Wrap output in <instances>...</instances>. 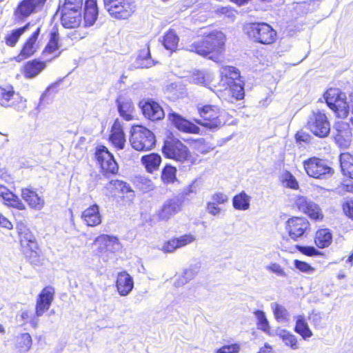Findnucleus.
Returning <instances> with one entry per match:
<instances>
[{
	"instance_id": "16",
	"label": "nucleus",
	"mask_w": 353,
	"mask_h": 353,
	"mask_svg": "<svg viewBox=\"0 0 353 353\" xmlns=\"http://www.w3.org/2000/svg\"><path fill=\"white\" fill-rule=\"evenodd\" d=\"M285 229L290 239L296 241L307 236L311 231V223L304 216H292L285 221Z\"/></svg>"
},
{
	"instance_id": "15",
	"label": "nucleus",
	"mask_w": 353,
	"mask_h": 353,
	"mask_svg": "<svg viewBox=\"0 0 353 353\" xmlns=\"http://www.w3.org/2000/svg\"><path fill=\"white\" fill-rule=\"evenodd\" d=\"M27 100L16 92L11 84L0 85V105L4 108H12L17 111L26 108Z\"/></svg>"
},
{
	"instance_id": "10",
	"label": "nucleus",
	"mask_w": 353,
	"mask_h": 353,
	"mask_svg": "<svg viewBox=\"0 0 353 353\" xmlns=\"http://www.w3.org/2000/svg\"><path fill=\"white\" fill-rule=\"evenodd\" d=\"M132 148L139 152H146L154 148L156 137L154 134L146 127L134 125L131 130L130 139Z\"/></svg>"
},
{
	"instance_id": "18",
	"label": "nucleus",
	"mask_w": 353,
	"mask_h": 353,
	"mask_svg": "<svg viewBox=\"0 0 353 353\" xmlns=\"http://www.w3.org/2000/svg\"><path fill=\"white\" fill-rule=\"evenodd\" d=\"M139 107L143 117L151 121H158L163 119L165 112L161 105L151 98L143 99L139 103Z\"/></svg>"
},
{
	"instance_id": "23",
	"label": "nucleus",
	"mask_w": 353,
	"mask_h": 353,
	"mask_svg": "<svg viewBox=\"0 0 353 353\" xmlns=\"http://www.w3.org/2000/svg\"><path fill=\"white\" fill-rule=\"evenodd\" d=\"M54 289L52 286L44 287L37 296L35 305V315L42 316L50 308L54 296Z\"/></svg>"
},
{
	"instance_id": "1",
	"label": "nucleus",
	"mask_w": 353,
	"mask_h": 353,
	"mask_svg": "<svg viewBox=\"0 0 353 353\" xmlns=\"http://www.w3.org/2000/svg\"><path fill=\"white\" fill-rule=\"evenodd\" d=\"M194 150L191 151L181 139L172 133L168 134L163 141L161 152L167 159H171L188 165H196L201 162L199 154H204L213 149L203 138L193 140Z\"/></svg>"
},
{
	"instance_id": "61",
	"label": "nucleus",
	"mask_w": 353,
	"mask_h": 353,
	"mask_svg": "<svg viewBox=\"0 0 353 353\" xmlns=\"http://www.w3.org/2000/svg\"><path fill=\"white\" fill-rule=\"evenodd\" d=\"M309 319L312 321L314 327H316L321 326V316L320 314L312 312L310 314Z\"/></svg>"
},
{
	"instance_id": "45",
	"label": "nucleus",
	"mask_w": 353,
	"mask_h": 353,
	"mask_svg": "<svg viewBox=\"0 0 353 353\" xmlns=\"http://www.w3.org/2000/svg\"><path fill=\"white\" fill-rule=\"evenodd\" d=\"M255 314L257 319V328L266 333H270V327L265 312L262 310H257L255 312Z\"/></svg>"
},
{
	"instance_id": "22",
	"label": "nucleus",
	"mask_w": 353,
	"mask_h": 353,
	"mask_svg": "<svg viewBox=\"0 0 353 353\" xmlns=\"http://www.w3.org/2000/svg\"><path fill=\"white\" fill-rule=\"evenodd\" d=\"M168 119L170 122L181 132L193 134L200 133L201 130L197 125L176 112H172L168 113Z\"/></svg>"
},
{
	"instance_id": "17",
	"label": "nucleus",
	"mask_w": 353,
	"mask_h": 353,
	"mask_svg": "<svg viewBox=\"0 0 353 353\" xmlns=\"http://www.w3.org/2000/svg\"><path fill=\"white\" fill-rule=\"evenodd\" d=\"M307 125L310 132L319 138H325L330 132V123L322 110L313 112L310 117Z\"/></svg>"
},
{
	"instance_id": "7",
	"label": "nucleus",
	"mask_w": 353,
	"mask_h": 353,
	"mask_svg": "<svg viewBox=\"0 0 353 353\" xmlns=\"http://www.w3.org/2000/svg\"><path fill=\"white\" fill-rule=\"evenodd\" d=\"M197 112L200 120L196 121L203 127L208 129H216L224 124L223 111L217 105H198Z\"/></svg>"
},
{
	"instance_id": "4",
	"label": "nucleus",
	"mask_w": 353,
	"mask_h": 353,
	"mask_svg": "<svg viewBox=\"0 0 353 353\" xmlns=\"http://www.w3.org/2000/svg\"><path fill=\"white\" fill-rule=\"evenodd\" d=\"M21 250L26 259L32 265L41 264V250L37 239L30 228L23 223L17 224Z\"/></svg>"
},
{
	"instance_id": "50",
	"label": "nucleus",
	"mask_w": 353,
	"mask_h": 353,
	"mask_svg": "<svg viewBox=\"0 0 353 353\" xmlns=\"http://www.w3.org/2000/svg\"><path fill=\"white\" fill-rule=\"evenodd\" d=\"M178 248H183L195 241V237L192 234H185L179 237H174Z\"/></svg>"
},
{
	"instance_id": "64",
	"label": "nucleus",
	"mask_w": 353,
	"mask_h": 353,
	"mask_svg": "<svg viewBox=\"0 0 353 353\" xmlns=\"http://www.w3.org/2000/svg\"><path fill=\"white\" fill-rule=\"evenodd\" d=\"M341 185L343 191L353 193V183L342 184Z\"/></svg>"
},
{
	"instance_id": "14",
	"label": "nucleus",
	"mask_w": 353,
	"mask_h": 353,
	"mask_svg": "<svg viewBox=\"0 0 353 353\" xmlns=\"http://www.w3.org/2000/svg\"><path fill=\"white\" fill-rule=\"evenodd\" d=\"M105 189L109 196L123 204L132 203L135 197V192L131 186L122 180L112 179L110 181L107 183Z\"/></svg>"
},
{
	"instance_id": "58",
	"label": "nucleus",
	"mask_w": 353,
	"mask_h": 353,
	"mask_svg": "<svg viewBox=\"0 0 353 353\" xmlns=\"http://www.w3.org/2000/svg\"><path fill=\"white\" fill-rule=\"evenodd\" d=\"M206 210L208 212L212 215H217L221 212V208L218 206V204L209 201L206 203Z\"/></svg>"
},
{
	"instance_id": "63",
	"label": "nucleus",
	"mask_w": 353,
	"mask_h": 353,
	"mask_svg": "<svg viewBox=\"0 0 353 353\" xmlns=\"http://www.w3.org/2000/svg\"><path fill=\"white\" fill-rule=\"evenodd\" d=\"M272 347L268 344L265 343L264 345L259 349L257 353H272Z\"/></svg>"
},
{
	"instance_id": "5",
	"label": "nucleus",
	"mask_w": 353,
	"mask_h": 353,
	"mask_svg": "<svg viewBox=\"0 0 353 353\" xmlns=\"http://www.w3.org/2000/svg\"><path fill=\"white\" fill-rule=\"evenodd\" d=\"M243 30L250 40L264 46L274 44L278 38L276 30L266 22H250L244 26Z\"/></svg>"
},
{
	"instance_id": "59",
	"label": "nucleus",
	"mask_w": 353,
	"mask_h": 353,
	"mask_svg": "<svg viewBox=\"0 0 353 353\" xmlns=\"http://www.w3.org/2000/svg\"><path fill=\"white\" fill-rule=\"evenodd\" d=\"M294 138L297 143H307L310 141V136L309 134L303 131H298L296 132Z\"/></svg>"
},
{
	"instance_id": "43",
	"label": "nucleus",
	"mask_w": 353,
	"mask_h": 353,
	"mask_svg": "<svg viewBox=\"0 0 353 353\" xmlns=\"http://www.w3.org/2000/svg\"><path fill=\"white\" fill-rule=\"evenodd\" d=\"M63 79H59L50 83L45 90L40 98V103L49 97L52 98L56 94L59 92L61 90V84Z\"/></svg>"
},
{
	"instance_id": "28",
	"label": "nucleus",
	"mask_w": 353,
	"mask_h": 353,
	"mask_svg": "<svg viewBox=\"0 0 353 353\" xmlns=\"http://www.w3.org/2000/svg\"><path fill=\"white\" fill-rule=\"evenodd\" d=\"M115 287L120 296H125L130 294L134 288L132 277L126 271L117 273Z\"/></svg>"
},
{
	"instance_id": "40",
	"label": "nucleus",
	"mask_w": 353,
	"mask_h": 353,
	"mask_svg": "<svg viewBox=\"0 0 353 353\" xmlns=\"http://www.w3.org/2000/svg\"><path fill=\"white\" fill-rule=\"evenodd\" d=\"M30 23H26L23 26L14 29L8 32L4 37L6 44L9 47H14L21 35L29 28Z\"/></svg>"
},
{
	"instance_id": "48",
	"label": "nucleus",
	"mask_w": 353,
	"mask_h": 353,
	"mask_svg": "<svg viewBox=\"0 0 353 353\" xmlns=\"http://www.w3.org/2000/svg\"><path fill=\"white\" fill-rule=\"evenodd\" d=\"M139 63L142 68H150L154 65V62L151 59L150 52L148 48L143 50L139 55Z\"/></svg>"
},
{
	"instance_id": "37",
	"label": "nucleus",
	"mask_w": 353,
	"mask_h": 353,
	"mask_svg": "<svg viewBox=\"0 0 353 353\" xmlns=\"http://www.w3.org/2000/svg\"><path fill=\"white\" fill-rule=\"evenodd\" d=\"M179 38L176 32L173 29H169L165 32L162 37V45L163 47L171 52L177 50Z\"/></svg>"
},
{
	"instance_id": "3",
	"label": "nucleus",
	"mask_w": 353,
	"mask_h": 353,
	"mask_svg": "<svg viewBox=\"0 0 353 353\" xmlns=\"http://www.w3.org/2000/svg\"><path fill=\"white\" fill-rule=\"evenodd\" d=\"M225 41L226 37L223 32L213 30L193 42L190 46V51L218 63L225 52Z\"/></svg>"
},
{
	"instance_id": "42",
	"label": "nucleus",
	"mask_w": 353,
	"mask_h": 353,
	"mask_svg": "<svg viewBox=\"0 0 353 353\" xmlns=\"http://www.w3.org/2000/svg\"><path fill=\"white\" fill-rule=\"evenodd\" d=\"M278 335L285 345L290 347L292 350H294L299 349V341L297 337L294 334L289 331L283 330Z\"/></svg>"
},
{
	"instance_id": "41",
	"label": "nucleus",
	"mask_w": 353,
	"mask_h": 353,
	"mask_svg": "<svg viewBox=\"0 0 353 353\" xmlns=\"http://www.w3.org/2000/svg\"><path fill=\"white\" fill-rule=\"evenodd\" d=\"M250 196L245 192L241 191L234 196L232 199V205L234 209L238 210H247L250 208Z\"/></svg>"
},
{
	"instance_id": "55",
	"label": "nucleus",
	"mask_w": 353,
	"mask_h": 353,
	"mask_svg": "<svg viewBox=\"0 0 353 353\" xmlns=\"http://www.w3.org/2000/svg\"><path fill=\"white\" fill-rule=\"evenodd\" d=\"M266 269L278 276H286V273L284 271V269L276 263H270L266 267Z\"/></svg>"
},
{
	"instance_id": "36",
	"label": "nucleus",
	"mask_w": 353,
	"mask_h": 353,
	"mask_svg": "<svg viewBox=\"0 0 353 353\" xmlns=\"http://www.w3.org/2000/svg\"><path fill=\"white\" fill-rule=\"evenodd\" d=\"M294 330L304 340L310 339L313 335L306 319L303 315H299L296 317Z\"/></svg>"
},
{
	"instance_id": "46",
	"label": "nucleus",
	"mask_w": 353,
	"mask_h": 353,
	"mask_svg": "<svg viewBox=\"0 0 353 353\" xmlns=\"http://www.w3.org/2000/svg\"><path fill=\"white\" fill-rule=\"evenodd\" d=\"M281 183L285 187L292 190H298L299 188V182L290 171H285L283 174Z\"/></svg>"
},
{
	"instance_id": "62",
	"label": "nucleus",
	"mask_w": 353,
	"mask_h": 353,
	"mask_svg": "<svg viewBox=\"0 0 353 353\" xmlns=\"http://www.w3.org/2000/svg\"><path fill=\"white\" fill-rule=\"evenodd\" d=\"M0 227L11 230L13 228V225L7 218L0 214Z\"/></svg>"
},
{
	"instance_id": "56",
	"label": "nucleus",
	"mask_w": 353,
	"mask_h": 353,
	"mask_svg": "<svg viewBox=\"0 0 353 353\" xmlns=\"http://www.w3.org/2000/svg\"><path fill=\"white\" fill-rule=\"evenodd\" d=\"M211 199L213 203L218 205L224 204L228 202V197L226 194L223 192H216L212 195Z\"/></svg>"
},
{
	"instance_id": "21",
	"label": "nucleus",
	"mask_w": 353,
	"mask_h": 353,
	"mask_svg": "<svg viewBox=\"0 0 353 353\" xmlns=\"http://www.w3.org/2000/svg\"><path fill=\"white\" fill-rule=\"evenodd\" d=\"M109 143L117 150H123L126 143V135L123 123L119 119L114 120L110 127L108 139Z\"/></svg>"
},
{
	"instance_id": "27",
	"label": "nucleus",
	"mask_w": 353,
	"mask_h": 353,
	"mask_svg": "<svg viewBox=\"0 0 353 353\" xmlns=\"http://www.w3.org/2000/svg\"><path fill=\"white\" fill-rule=\"evenodd\" d=\"M59 40L60 37L59 30L58 28L55 27L50 33L48 41L42 50V55L46 56L49 54H52V59L59 57L62 52V50L59 49Z\"/></svg>"
},
{
	"instance_id": "2",
	"label": "nucleus",
	"mask_w": 353,
	"mask_h": 353,
	"mask_svg": "<svg viewBox=\"0 0 353 353\" xmlns=\"http://www.w3.org/2000/svg\"><path fill=\"white\" fill-rule=\"evenodd\" d=\"M61 26L67 29L88 28L93 26L98 19L97 0H86L83 10L60 8Z\"/></svg>"
},
{
	"instance_id": "52",
	"label": "nucleus",
	"mask_w": 353,
	"mask_h": 353,
	"mask_svg": "<svg viewBox=\"0 0 353 353\" xmlns=\"http://www.w3.org/2000/svg\"><path fill=\"white\" fill-rule=\"evenodd\" d=\"M294 265L297 270L303 273H312L315 270V268L308 263L299 259L294 261Z\"/></svg>"
},
{
	"instance_id": "38",
	"label": "nucleus",
	"mask_w": 353,
	"mask_h": 353,
	"mask_svg": "<svg viewBox=\"0 0 353 353\" xmlns=\"http://www.w3.org/2000/svg\"><path fill=\"white\" fill-rule=\"evenodd\" d=\"M339 162L342 174L353 179V156L349 152L341 153L339 156Z\"/></svg>"
},
{
	"instance_id": "54",
	"label": "nucleus",
	"mask_w": 353,
	"mask_h": 353,
	"mask_svg": "<svg viewBox=\"0 0 353 353\" xmlns=\"http://www.w3.org/2000/svg\"><path fill=\"white\" fill-rule=\"evenodd\" d=\"M240 345L238 343L225 345L217 350L216 353H239Z\"/></svg>"
},
{
	"instance_id": "33",
	"label": "nucleus",
	"mask_w": 353,
	"mask_h": 353,
	"mask_svg": "<svg viewBox=\"0 0 353 353\" xmlns=\"http://www.w3.org/2000/svg\"><path fill=\"white\" fill-rule=\"evenodd\" d=\"M22 199L28 203L30 208L34 210H41L44 205L43 199L38 195L37 192L30 188L21 189Z\"/></svg>"
},
{
	"instance_id": "6",
	"label": "nucleus",
	"mask_w": 353,
	"mask_h": 353,
	"mask_svg": "<svg viewBox=\"0 0 353 353\" xmlns=\"http://www.w3.org/2000/svg\"><path fill=\"white\" fill-rule=\"evenodd\" d=\"M221 83L229 92L231 98L236 101L243 99L244 83L239 69L230 65L223 66L221 72Z\"/></svg>"
},
{
	"instance_id": "30",
	"label": "nucleus",
	"mask_w": 353,
	"mask_h": 353,
	"mask_svg": "<svg viewBox=\"0 0 353 353\" xmlns=\"http://www.w3.org/2000/svg\"><path fill=\"white\" fill-rule=\"evenodd\" d=\"M40 32L41 27H38L25 41L19 54L21 59H28L36 52L35 46Z\"/></svg>"
},
{
	"instance_id": "34",
	"label": "nucleus",
	"mask_w": 353,
	"mask_h": 353,
	"mask_svg": "<svg viewBox=\"0 0 353 353\" xmlns=\"http://www.w3.org/2000/svg\"><path fill=\"white\" fill-rule=\"evenodd\" d=\"M33 340L32 336L28 332L18 334L14 341V349L19 353H26L32 347Z\"/></svg>"
},
{
	"instance_id": "26",
	"label": "nucleus",
	"mask_w": 353,
	"mask_h": 353,
	"mask_svg": "<svg viewBox=\"0 0 353 353\" xmlns=\"http://www.w3.org/2000/svg\"><path fill=\"white\" fill-rule=\"evenodd\" d=\"M0 199L8 208L19 210H26V205L19 197L6 186L0 184Z\"/></svg>"
},
{
	"instance_id": "19",
	"label": "nucleus",
	"mask_w": 353,
	"mask_h": 353,
	"mask_svg": "<svg viewBox=\"0 0 353 353\" xmlns=\"http://www.w3.org/2000/svg\"><path fill=\"white\" fill-rule=\"evenodd\" d=\"M47 0H21L14 10V19L22 21L34 13L38 8H42Z\"/></svg>"
},
{
	"instance_id": "29",
	"label": "nucleus",
	"mask_w": 353,
	"mask_h": 353,
	"mask_svg": "<svg viewBox=\"0 0 353 353\" xmlns=\"http://www.w3.org/2000/svg\"><path fill=\"white\" fill-rule=\"evenodd\" d=\"M81 219L88 227H96L102 222V216L99 211V207L94 203L85 208L81 213Z\"/></svg>"
},
{
	"instance_id": "35",
	"label": "nucleus",
	"mask_w": 353,
	"mask_h": 353,
	"mask_svg": "<svg viewBox=\"0 0 353 353\" xmlns=\"http://www.w3.org/2000/svg\"><path fill=\"white\" fill-rule=\"evenodd\" d=\"M332 241V234L327 228L318 229L314 234V242L317 248L323 249L330 245Z\"/></svg>"
},
{
	"instance_id": "20",
	"label": "nucleus",
	"mask_w": 353,
	"mask_h": 353,
	"mask_svg": "<svg viewBox=\"0 0 353 353\" xmlns=\"http://www.w3.org/2000/svg\"><path fill=\"white\" fill-rule=\"evenodd\" d=\"M183 201L178 197L167 199L157 212L156 216L160 221H167L182 210Z\"/></svg>"
},
{
	"instance_id": "57",
	"label": "nucleus",
	"mask_w": 353,
	"mask_h": 353,
	"mask_svg": "<svg viewBox=\"0 0 353 353\" xmlns=\"http://www.w3.org/2000/svg\"><path fill=\"white\" fill-rule=\"evenodd\" d=\"M99 239L101 240L105 243H110L113 245H114V244L119 245V239L114 236H110V235H108V234H101L96 239L95 241H97Z\"/></svg>"
},
{
	"instance_id": "60",
	"label": "nucleus",
	"mask_w": 353,
	"mask_h": 353,
	"mask_svg": "<svg viewBox=\"0 0 353 353\" xmlns=\"http://www.w3.org/2000/svg\"><path fill=\"white\" fill-rule=\"evenodd\" d=\"M0 179L10 183L12 181V177L9 172L5 168L0 169Z\"/></svg>"
},
{
	"instance_id": "24",
	"label": "nucleus",
	"mask_w": 353,
	"mask_h": 353,
	"mask_svg": "<svg viewBox=\"0 0 353 353\" xmlns=\"http://www.w3.org/2000/svg\"><path fill=\"white\" fill-rule=\"evenodd\" d=\"M115 101L119 116L125 121L134 120L136 109L132 100L125 94H119Z\"/></svg>"
},
{
	"instance_id": "39",
	"label": "nucleus",
	"mask_w": 353,
	"mask_h": 353,
	"mask_svg": "<svg viewBox=\"0 0 353 353\" xmlns=\"http://www.w3.org/2000/svg\"><path fill=\"white\" fill-rule=\"evenodd\" d=\"M177 169L170 163H166L161 171L160 178L164 185H170L177 181Z\"/></svg>"
},
{
	"instance_id": "31",
	"label": "nucleus",
	"mask_w": 353,
	"mask_h": 353,
	"mask_svg": "<svg viewBox=\"0 0 353 353\" xmlns=\"http://www.w3.org/2000/svg\"><path fill=\"white\" fill-rule=\"evenodd\" d=\"M141 163L149 174L157 172L162 163L161 156L157 152L144 154L141 157Z\"/></svg>"
},
{
	"instance_id": "47",
	"label": "nucleus",
	"mask_w": 353,
	"mask_h": 353,
	"mask_svg": "<svg viewBox=\"0 0 353 353\" xmlns=\"http://www.w3.org/2000/svg\"><path fill=\"white\" fill-rule=\"evenodd\" d=\"M86 0H63L60 8L83 10Z\"/></svg>"
},
{
	"instance_id": "9",
	"label": "nucleus",
	"mask_w": 353,
	"mask_h": 353,
	"mask_svg": "<svg viewBox=\"0 0 353 353\" xmlns=\"http://www.w3.org/2000/svg\"><path fill=\"white\" fill-rule=\"evenodd\" d=\"M104 8L112 19L128 20L137 11L135 0H103Z\"/></svg>"
},
{
	"instance_id": "51",
	"label": "nucleus",
	"mask_w": 353,
	"mask_h": 353,
	"mask_svg": "<svg viewBox=\"0 0 353 353\" xmlns=\"http://www.w3.org/2000/svg\"><path fill=\"white\" fill-rule=\"evenodd\" d=\"M341 209L344 215L353 221V199L344 201L341 204Z\"/></svg>"
},
{
	"instance_id": "11",
	"label": "nucleus",
	"mask_w": 353,
	"mask_h": 353,
	"mask_svg": "<svg viewBox=\"0 0 353 353\" xmlns=\"http://www.w3.org/2000/svg\"><path fill=\"white\" fill-rule=\"evenodd\" d=\"M323 97L328 108L337 117L345 119L348 116L350 105L345 93L339 89L330 88L324 92Z\"/></svg>"
},
{
	"instance_id": "25",
	"label": "nucleus",
	"mask_w": 353,
	"mask_h": 353,
	"mask_svg": "<svg viewBox=\"0 0 353 353\" xmlns=\"http://www.w3.org/2000/svg\"><path fill=\"white\" fill-rule=\"evenodd\" d=\"M47 67L46 61L35 58L23 63L21 73L25 79H32L39 76Z\"/></svg>"
},
{
	"instance_id": "13",
	"label": "nucleus",
	"mask_w": 353,
	"mask_h": 353,
	"mask_svg": "<svg viewBox=\"0 0 353 353\" xmlns=\"http://www.w3.org/2000/svg\"><path fill=\"white\" fill-rule=\"evenodd\" d=\"M94 157L102 175L109 178L118 174L119 165L107 147L98 146L94 152Z\"/></svg>"
},
{
	"instance_id": "49",
	"label": "nucleus",
	"mask_w": 353,
	"mask_h": 353,
	"mask_svg": "<svg viewBox=\"0 0 353 353\" xmlns=\"http://www.w3.org/2000/svg\"><path fill=\"white\" fill-rule=\"evenodd\" d=\"M296 248L303 255L307 256H321V252L316 249L314 246L296 245Z\"/></svg>"
},
{
	"instance_id": "44",
	"label": "nucleus",
	"mask_w": 353,
	"mask_h": 353,
	"mask_svg": "<svg viewBox=\"0 0 353 353\" xmlns=\"http://www.w3.org/2000/svg\"><path fill=\"white\" fill-rule=\"evenodd\" d=\"M273 314L278 322H285L288 321L289 314L287 309L278 303H274L272 306Z\"/></svg>"
},
{
	"instance_id": "12",
	"label": "nucleus",
	"mask_w": 353,
	"mask_h": 353,
	"mask_svg": "<svg viewBox=\"0 0 353 353\" xmlns=\"http://www.w3.org/2000/svg\"><path fill=\"white\" fill-rule=\"evenodd\" d=\"M290 208L306 214L316 222H321L324 219V214L320 206L304 196L296 195L292 201Z\"/></svg>"
},
{
	"instance_id": "32",
	"label": "nucleus",
	"mask_w": 353,
	"mask_h": 353,
	"mask_svg": "<svg viewBox=\"0 0 353 353\" xmlns=\"http://www.w3.org/2000/svg\"><path fill=\"white\" fill-rule=\"evenodd\" d=\"M352 132L347 123H341L336 129L334 136L335 143L340 148H347L351 143Z\"/></svg>"
},
{
	"instance_id": "53",
	"label": "nucleus",
	"mask_w": 353,
	"mask_h": 353,
	"mask_svg": "<svg viewBox=\"0 0 353 353\" xmlns=\"http://www.w3.org/2000/svg\"><path fill=\"white\" fill-rule=\"evenodd\" d=\"M176 241L174 237L165 241L161 248V251L164 253H171L174 252L176 249H178L177 245H176Z\"/></svg>"
},
{
	"instance_id": "8",
	"label": "nucleus",
	"mask_w": 353,
	"mask_h": 353,
	"mask_svg": "<svg viewBox=\"0 0 353 353\" xmlns=\"http://www.w3.org/2000/svg\"><path fill=\"white\" fill-rule=\"evenodd\" d=\"M303 166L306 174L316 179H327L334 173V169L330 161L315 156L304 160Z\"/></svg>"
}]
</instances>
